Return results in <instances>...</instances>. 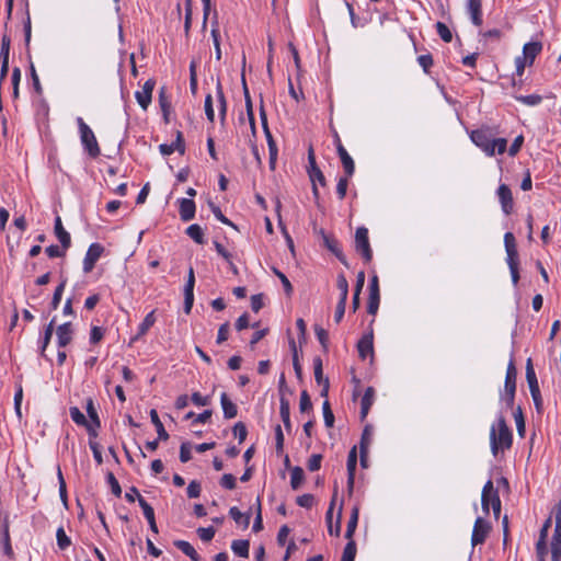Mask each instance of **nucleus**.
<instances>
[{
	"instance_id": "nucleus-1",
	"label": "nucleus",
	"mask_w": 561,
	"mask_h": 561,
	"mask_svg": "<svg viewBox=\"0 0 561 561\" xmlns=\"http://www.w3.org/2000/svg\"><path fill=\"white\" fill-rule=\"evenodd\" d=\"M470 139L489 157L494 156L495 152L502 154L507 148V140L505 138H493V135L488 128L472 130Z\"/></svg>"
},
{
	"instance_id": "nucleus-2",
	"label": "nucleus",
	"mask_w": 561,
	"mask_h": 561,
	"mask_svg": "<svg viewBox=\"0 0 561 561\" xmlns=\"http://www.w3.org/2000/svg\"><path fill=\"white\" fill-rule=\"evenodd\" d=\"M513 435L503 416L497 419L496 424L490 431L491 450L494 456L512 446Z\"/></svg>"
},
{
	"instance_id": "nucleus-3",
	"label": "nucleus",
	"mask_w": 561,
	"mask_h": 561,
	"mask_svg": "<svg viewBox=\"0 0 561 561\" xmlns=\"http://www.w3.org/2000/svg\"><path fill=\"white\" fill-rule=\"evenodd\" d=\"M482 511L489 514L492 508L494 516L497 518L501 513V500L497 490L494 488L493 482L489 480L482 490L481 495Z\"/></svg>"
},
{
	"instance_id": "nucleus-4",
	"label": "nucleus",
	"mask_w": 561,
	"mask_h": 561,
	"mask_svg": "<svg viewBox=\"0 0 561 561\" xmlns=\"http://www.w3.org/2000/svg\"><path fill=\"white\" fill-rule=\"evenodd\" d=\"M79 131H80V139L84 147V149L88 151L89 156L92 158H96L100 156L101 150L98 144V140L95 138L94 133L92 129L84 123L83 118L78 117L77 118Z\"/></svg>"
},
{
	"instance_id": "nucleus-5",
	"label": "nucleus",
	"mask_w": 561,
	"mask_h": 561,
	"mask_svg": "<svg viewBox=\"0 0 561 561\" xmlns=\"http://www.w3.org/2000/svg\"><path fill=\"white\" fill-rule=\"evenodd\" d=\"M355 249L362 254L365 262H370L373 259V251L368 239V229L358 227L355 233Z\"/></svg>"
},
{
	"instance_id": "nucleus-6",
	"label": "nucleus",
	"mask_w": 561,
	"mask_h": 561,
	"mask_svg": "<svg viewBox=\"0 0 561 561\" xmlns=\"http://www.w3.org/2000/svg\"><path fill=\"white\" fill-rule=\"evenodd\" d=\"M491 526L488 522H485L482 517H478L473 525L472 536H471V543L472 546L481 545L485 541L489 533H490Z\"/></svg>"
},
{
	"instance_id": "nucleus-7",
	"label": "nucleus",
	"mask_w": 561,
	"mask_h": 561,
	"mask_svg": "<svg viewBox=\"0 0 561 561\" xmlns=\"http://www.w3.org/2000/svg\"><path fill=\"white\" fill-rule=\"evenodd\" d=\"M504 244L506 250V263L508 267H518V252L516 248L515 237L512 232H506L504 234Z\"/></svg>"
},
{
	"instance_id": "nucleus-8",
	"label": "nucleus",
	"mask_w": 561,
	"mask_h": 561,
	"mask_svg": "<svg viewBox=\"0 0 561 561\" xmlns=\"http://www.w3.org/2000/svg\"><path fill=\"white\" fill-rule=\"evenodd\" d=\"M380 302L379 282L378 276L373 275L369 283V298L367 305V312L376 314Z\"/></svg>"
},
{
	"instance_id": "nucleus-9",
	"label": "nucleus",
	"mask_w": 561,
	"mask_h": 561,
	"mask_svg": "<svg viewBox=\"0 0 561 561\" xmlns=\"http://www.w3.org/2000/svg\"><path fill=\"white\" fill-rule=\"evenodd\" d=\"M103 250L104 249L100 243H92L89 247V249L85 253L84 260H83V272L84 273H90L93 270L95 263L101 257Z\"/></svg>"
},
{
	"instance_id": "nucleus-10",
	"label": "nucleus",
	"mask_w": 561,
	"mask_h": 561,
	"mask_svg": "<svg viewBox=\"0 0 561 561\" xmlns=\"http://www.w3.org/2000/svg\"><path fill=\"white\" fill-rule=\"evenodd\" d=\"M154 81L153 80H147L144 85H142V89L139 90V91H136L135 93V98L139 104V106L142 108V110H147L149 104L151 103V98H152V91L154 89Z\"/></svg>"
},
{
	"instance_id": "nucleus-11",
	"label": "nucleus",
	"mask_w": 561,
	"mask_h": 561,
	"mask_svg": "<svg viewBox=\"0 0 561 561\" xmlns=\"http://www.w3.org/2000/svg\"><path fill=\"white\" fill-rule=\"evenodd\" d=\"M497 196L502 210L510 215L513 211L514 201L511 188L506 184H501L497 188Z\"/></svg>"
},
{
	"instance_id": "nucleus-12",
	"label": "nucleus",
	"mask_w": 561,
	"mask_h": 561,
	"mask_svg": "<svg viewBox=\"0 0 561 561\" xmlns=\"http://www.w3.org/2000/svg\"><path fill=\"white\" fill-rule=\"evenodd\" d=\"M57 345L62 348L70 344L73 336V329L71 322H66L56 329Z\"/></svg>"
},
{
	"instance_id": "nucleus-13",
	"label": "nucleus",
	"mask_w": 561,
	"mask_h": 561,
	"mask_svg": "<svg viewBox=\"0 0 561 561\" xmlns=\"http://www.w3.org/2000/svg\"><path fill=\"white\" fill-rule=\"evenodd\" d=\"M159 149L163 156H169V154L173 153L174 151H178L179 153L184 154L185 144H184V138H183L182 133L176 131L175 140L171 144L160 145Z\"/></svg>"
},
{
	"instance_id": "nucleus-14",
	"label": "nucleus",
	"mask_w": 561,
	"mask_h": 561,
	"mask_svg": "<svg viewBox=\"0 0 561 561\" xmlns=\"http://www.w3.org/2000/svg\"><path fill=\"white\" fill-rule=\"evenodd\" d=\"M261 119H262V124H263V127H264L266 136H267V142H268V149H270V167L272 170H274L276 160H277V147L272 138L270 130H268L267 119H266V115H265V112L263 108H261Z\"/></svg>"
},
{
	"instance_id": "nucleus-15",
	"label": "nucleus",
	"mask_w": 561,
	"mask_h": 561,
	"mask_svg": "<svg viewBox=\"0 0 561 561\" xmlns=\"http://www.w3.org/2000/svg\"><path fill=\"white\" fill-rule=\"evenodd\" d=\"M466 9L470 15L471 22L476 26L482 25V1L481 0H467Z\"/></svg>"
},
{
	"instance_id": "nucleus-16",
	"label": "nucleus",
	"mask_w": 561,
	"mask_h": 561,
	"mask_svg": "<svg viewBox=\"0 0 561 561\" xmlns=\"http://www.w3.org/2000/svg\"><path fill=\"white\" fill-rule=\"evenodd\" d=\"M69 413H70L71 420L77 425L85 426L90 437L95 438L98 436V432H95V427H93L91 424H89L84 414L80 411V409L78 407H71L69 409Z\"/></svg>"
},
{
	"instance_id": "nucleus-17",
	"label": "nucleus",
	"mask_w": 561,
	"mask_h": 561,
	"mask_svg": "<svg viewBox=\"0 0 561 561\" xmlns=\"http://www.w3.org/2000/svg\"><path fill=\"white\" fill-rule=\"evenodd\" d=\"M542 44L539 41H533L526 43L523 47L522 58H525L528 61V66H531L536 59V57L541 53Z\"/></svg>"
},
{
	"instance_id": "nucleus-18",
	"label": "nucleus",
	"mask_w": 561,
	"mask_h": 561,
	"mask_svg": "<svg viewBox=\"0 0 561 561\" xmlns=\"http://www.w3.org/2000/svg\"><path fill=\"white\" fill-rule=\"evenodd\" d=\"M195 202L191 198H180L179 199V213L180 218L183 221H190L195 217Z\"/></svg>"
},
{
	"instance_id": "nucleus-19",
	"label": "nucleus",
	"mask_w": 561,
	"mask_h": 561,
	"mask_svg": "<svg viewBox=\"0 0 561 561\" xmlns=\"http://www.w3.org/2000/svg\"><path fill=\"white\" fill-rule=\"evenodd\" d=\"M323 243H324L325 248L329 251H331L337 257V260L342 264H344L346 267H348L347 260H346L345 255L343 254V252L341 250V247H340V243H339V241L336 239H334L333 237L324 234L323 236Z\"/></svg>"
},
{
	"instance_id": "nucleus-20",
	"label": "nucleus",
	"mask_w": 561,
	"mask_h": 561,
	"mask_svg": "<svg viewBox=\"0 0 561 561\" xmlns=\"http://www.w3.org/2000/svg\"><path fill=\"white\" fill-rule=\"evenodd\" d=\"M337 154L341 159L345 174L347 176H352L355 172V163L342 144H339L337 146Z\"/></svg>"
},
{
	"instance_id": "nucleus-21",
	"label": "nucleus",
	"mask_w": 561,
	"mask_h": 561,
	"mask_svg": "<svg viewBox=\"0 0 561 561\" xmlns=\"http://www.w3.org/2000/svg\"><path fill=\"white\" fill-rule=\"evenodd\" d=\"M356 466H357V451H356V446H354L348 453L347 463H346L347 485L350 489H352L354 485Z\"/></svg>"
},
{
	"instance_id": "nucleus-22",
	"label": "nucleus",
	"mask_w": 561,
	"mask_h": 561,
	"mask_svg": "<svg viewBox=\"0 0 561 561\" xmlns=\"http://www.w3.org/2000/svg\"><path fill=\"white\" fill-rule=\"evenodd\" d=\"M55 234L58 238L59 242L61 243L62 248L67 250L71 244V238L70 234L65 230L61 218L59 216L55 219Z\"/></svg>"
},
{
	"instance_id": "nucleus-23",
	"label": "nucleus",
	"mask_w": 561,
	"mask_h": 561,
	"mask_svg": "<svg viewBox=\"0 0 561 561\" xmlns=\"http://www.w3.org/2000/svg\"><path fill=\"white\" fill-rule=\"evenodd\" d=\"M357 350H358L359 357L362 359H365L369 355H373V353H374L373 336L364 335L357 344Z\"/></svg>"
},
{
	"instance_id": "nucleus-24",
	"label": "nucleus",
	"mask_w": 561,
	"mask_h": 561,
	"mask_svg": "<svg viewBox=\"0 0 561 561\" xmlns=\"http://www.w3.org/2000/svg\"><path fill=\"white\" fill-rule=\"evenodd\" d=\"M220 404L224 411V416L226 419H233L237 416L238 408L225 392L220 396Z\"/></svg>"
},
{
	"instance_id": "nucleus-25",
	"label": "nucleus",
	"mask_w": 561,
	"mask_h": 561,
	"mask_svg": "<svg viewBox=\"0 0 561 561\" xmlns=\"http://www.w3.org/2000/svg\"><path fill=\"white\" fill-rule=\"evenodd\" d=\"M516 376H517V370H516L513 359H511L507 365L506 375H505V382H504L505 390H516Z\"/></svg>"
},
{
	"instance_id": "nucleus-26",
	"label": "nucleus",
	"mask_w": 561,
	"mask_h": 561,
	"mask_svg": "<svg viewBox=\"0 0 561 561\" xmlns=\"http://www.w3.org/2000/svg\"><path fill=\"white\" fill-rule=\"evenodd\" d=\"M156 322V317H154V311H150L146 317L145 319L142 320V322L139 324L138 327V332L137 334L131 339V342L138 340L140 336L145 335L149 329Z\"/></svg>"
},
{
	"instance_id": "nucleus-27",
	"label": "nucleus",
	"mask_w": 561,
	"mask_h": 561,
	"mask_svg": "<svg viewBox=\"0 0 561 561\" xmlns=\"http://www.w3.org/2000/svg\"><path fill=\"white\" fill-rule=\"evenodd\" d=\"M374 394H375V390L371 387H369L366 389V391L362 398L360 416L363 420L367 416V414L370 410V407L373 405Z\"/></svg>"
},
{
	"instance_id": "nucleus-28",
	"label": "nucleus",
	"mask_w": 561,
	"mask_h": 561,
	"mask_svg": "<svg viewBox=\"0 0 561 561\" xmlns=\"http://www.w3.org/2000/svg\"><path fill=\"white\" fill-rule=\"evenodd\" d=\"M174 546L180 549L184 554L190 557L193 561H199L201 557L195 550V548L185 540H176L174 541Z\"/></svg>"
},
{
	"instance_id": "nucleus-29",
	"label": "nucleus",
	"mask_w": 561,
	"mask_h": 561,
	"mask_svg": "<svg viewBox=\"0 0 561 561\" xmlns=\"http://www.w3.org/2000/svg\"><path fill=\"white\" fill-rule=\"evenodd\" d=\"M526 380L529 387V391L531 392H538L540 391L538 380L535 374V370L533 368L531 359L527 360L526 366Z\"/></svg>"
},
{
	"instance_id": "nucleus-30",
	"label": "nucleus",
	"mask_w": 561,
	"mask_h": 561,
	"mask_svg": "<svg viewBox=\"0 0 561 561\" xmlns=\"http://www.w3.org/2000/svg\"><path fill=\"white\" fill-rule=\"evenodd\" d=\"M279 414H280L282 421H283L286 430L289 431L290 427H291V424H290V405H289L288 400L285 399V398H280Z\"/></svg>"
},
{
	"instance_id": "nucleus-31",
	"label": "nucleus",
	"mask_w": 561,
	"mask_h": 561,
	"mask_svg": "<svg viewBox=\"0 0 561 561\" xmlns=\"http://www.w3.org/2000/svg\"><path fill=\"white\" fill-rule=\"evenodd\" d=\"M150 419L152 424L156 426L158 433V439L167 440L169 438V434L165 431L162 422L159 419V415L154 409L150 411Z\"/></svg>"
},
{
	"instance_id": "nucleus-32",
	"label": "nucleus",
	"mask_w": 561,
	"mask_h": 561,
	"mask_svg": "<svg viewBox=\"0 0 561 561\" xmlns=\"http://www.w3.org/2000/svg\"><path fill=\"white\" fill-rule=\"evenodd\" d=\"M159 104L161 107V111L163 113V119L165 123H169V114L171 110V102L167 95L165 88H161L159 91Z\"/></svg>"
},
{
	"instance_id": "nucleus-33",
	"label": "nucleus",
	"mask_w": 561,
	"mask_h": 561,
	"mask_svg": "<svg viewBox=\"0 0 561 561\" xmlns=\"http://www.w3.org/2000/svg\"><path fill=\"white\" fill-rule=\"evenodd\" d=\"M305 480V472L301 467H294L290 471V486L298 490Z\"/></svg>"
},
{
	"instance_id": "nucleus-34",
	"label": "nucleus",
	"mask_w": 561,
	"mask_h": 561,
	"mask_svg": "<svg viewBox=\"0 0 561 561\" xmlns=\"http://www.w3.org/2000/svg\"><path fill=\"white\" fill-rule=\"evenodd\" d=\"M85 410L91 420V422H89V424H91L93 427H95V432H98V430L101 426V422H100V419H99V415H98V412H96V409L94 407L92 399L87 400Z\"/></svg>"
},
{
	"instance_id": "nucleus-35",
	"label": "nucleus",
	"mask_w": 561,
	"mask_h": 561,
	"mask_svg": "<svg viewBox=\"0 0 561 561\" xmlns=\"http://www.w3.org/2000/svg\"><path fill=\"white\" fill-rule=\"evenodd\" d=\"M249 546H250V543L248 540H242V539L233 540L231 543V549L234 552V554L242 557V558H248Z\"/></svg>"
},
{
	"instance_id": "nucleus-36",
	"label": "nucleus",
	"mask_w": 561,
	"mask_h": 561,
	"mask_svg": "<svg viewBox=\"0 0 561 561\" xmlns=\"http://www.w3.org/2000/svg\"><path fill=\"white\" fill-rule=\"evenodd\" d=\"M186 234L198 244H203L205 242L203 229L197 224L188 226Z\"/></svg>"
},
{
	"instance_id": "nucleus-37",
	"label": "nucleus",
	"mask_w": 561,
	"mask_h": 561,
	"mask_svg": "<svg viewBox=\"0 0 561 561\" xmlns=\"http://www.w3.org/2000/svg\"><path fill=\"white\" fill-rule=\"evenodd\" d=\"M357 523H358V508L354 507L352 511L351 517L348 519L346 531H345V537L347 539L353 540L352 538L356 530Z\"/></svg>"
},
{
	"instance_id": "nucleus-38",
	"label": "nucleus",
	"mask_w": 561,
	"mask_h": 561,
	"mask_svg": "<svg viewBox=\"0 0 561 561\" xmlns=\"http://www.w3.org/2000/svg\"><path fill=\"white\" fill-rule=\"evenodd\" d=\"M211 37L215 46V55L216 59H221V48H220V33L218 28V21L213 22V28H211Z\"/></svg>"
},
{
	"instance_id": "nucleus-39",
	"label": "nucleus",
	"mask_w": 561,
	"mask_h": 561,
	"mask_svg": "<svg viewBox=\"0 0 561 561\" xmlns=\"http://www.w3.org/2000/svg\"><path fill=\"white\" fill-rule=\"evenodd\" d=\"M229 515L237 524H242L244 527L249 526L250 515L243 514L242 512H240V510L238 507H236V506L231 507L229 510Z\"/></svg>"
},
{
	"instance_id": "nucleus-40",
	"label": "nucleus",
	"mask_w": 561,
	"mask_h": 561,
	"mask_svg": "<svg viewBox=\"0 0 561 561\" xmlns=\"http://www.w3.org/2000/svg\"><path fill=\"white\" fill-rule=\"evenodd\" d=\"M54 324H55V320H51L49 322V324L46 327L45 329V332H44V336H43V340H42V343H41V346H39V351H41V355L42 356H45V351L50 342V339L53 336V333H54Z\"/></svg>"
},
{
	"instance_id": "nucleus-41",
	"label": "nucleus",
	"mask_w": 561,
	"mask_h": 561,
	"mask_svg": "<svg viewBox=\"0 0 561 561\" xmlns=\"http://www.w3.org/2000/svg\"><path fill=\"white\" fill-rule=\"evenodd\" d=\"M216 96H217L218 106H219V115H220L221 121H224L225 116H226V112H227V101H226V98H225V94L222 91V87L220 83L217 84Z\"/></svg>"
},
{
	"instance_id": "nucleus-42",
	"label": "nucleus",
	"mask_w": 561,
	"mask_h": 561,
	"mask_svg": "<svg viewBox=\"0 0 561 561\" xmlns=\"http://www.w3.org/2000/svg\"><path fill=\"white\" fill-rule=\"evenodd\" d=\"M373 434H374L373 426L366 425L362 433V438H360V449L363 451H368V447L373 440Z\"/></svg>"
},
{
	"instance_id": "nucleus-43",
	"label": "nucleus",
	"mask_w": 561,
	"mask_h": 561,
	"mask_svg": "<svg viewBox=\"0 0 561 561\" xmlns=\"http://www.w3.org/2000/svg\"><path fill=\"white\" fill-rule=\"evenodd\" d=\"M516 101L527 105V106H536L539 105L542 101V96L539 94H530V95H515Z\"/></svg>"
},
{
	"instance_id": "nucleus-44",
	"label": "nucleus",
	"mask_w": 561,
	"mask_h": 561,
	"mask_svg": "<svg viewBox=\"0 0 561 561\" xmlns=\"http://www.w3.org/2000/svg\"><path fill=\"white\" fill-rule=\"evenodd\" d=\"M356 543L354 540L348 539V542L344 547L341 561H354L356 557Z\"/></svg>"
},
{
	"instance_id": "nucleus-45",
	"label": "nucleus",
	"mask_w": 561,
	"mask_h": 561,
	"mask_svg": "<svg viewBox=\"0 0 561 561\" xmlns=\"http://www.w3.org/2000/svg\"><path fill=\"white\" fill-rule=\"evenodd\" d=\"M272 271L279 278V282H282V285L284 287V291L286 293V295L290 296L293 294L294 289H293L291 283L287 278V276L276 267H273Z\"/></svg>"
},
{
	"instance_id": "nucleus-46",
	"label": "nucleus",
	"mask_w": 561,
	"mask_h": 561,
	"mask_svg": "<svg viewBox=\"0 0 561 561\" xmlns=\"http://www.w3.org/2000/svg\"><path fill=\"white\" fill-rule=\"evenodd\" d=\"M56 538H57V545H58L59 549H61V550H66L71 545V540L67 536V534L62 527H59L57 529Z\"/></svg>"
},
{
	"instance_id": "nucleus-47",
	"label": "nucleus",
	"mask_w": 561,
	"mask_h": 561,
	"mask_svg": "<svg viewBox=\"0 0 561 561\" xmlns=\"http://www.w3.org/2000/svg\"><path fill=\"white\" fill-rule=\"evenodd\" d=\"M436 31H437V34L439 35V37L445 43H450L451 42L453 33H451V31L449 30V27L445 23L437 22L436 23Z\"/></svg>"
},
{
	"instance_id": "nucleus-48",
	"label": "nucleus",
	"mask_w": 561,
	"mask_h": 561,
	"mask_svg": "<svg viewBox=\"0 0 561 561\" xmlns=\"http://www.w3.org/2000/svg\"><path fill=\"white\" fill-rule=\"evenodd\" d=\"M336 286L341 291L340 300L346 301L348 295V283L346 277L343 274H340L336 279Z\"/></svg>"
},
{
	"instance_id": "nucleus-49",
	"label": "nucleus",
	"mask_w": 561,
	"mask_h": 561,
	"mask_svg": "<svg viewBox=\"0 0 561 561\" xmlns=\"http://www.w3.org/2000/svg\"><path fill=\"white\" fill-rule=\"evenodd\" d=\"M323 419L327 427H333L334 425V414L331 410L330 402L325 400L322 404Z\"/></svg>"
},
{
	"instance_id": "nucleus-50",
	"label": "nucleus",
	"mask_w": 561,
	"mask_h": 561,
	"mask_svg": "<svg viewBox=\"0 0 561 561\" xmlns=\"http://www.w3.org/2000/svg\"><path fill=\"white\" fill-rule=\"evenodd\" d=\"M332 506H333V503L331 504V506L325 515V519L328 523V530L331 536H333V535L340 536V531H341L340 520L336 522L335 526L332 525Z\"/></svg>"
},
{
	"instance_id": "nucleus-51",
	"label": "nucleus",
	"mask_w": 561,
	"mask_h": 561,
	"mask_svg": "<svg viewBox=\"0 0 561 561\" xmlns=\"http://www.w3.org/2000/svg\"><path fill=\"white\" fill-rule=\"evenodd\" d=\"M313 370H314V379H316L317 383L322 385L323 380H329L328 378L323 377L322 360L320 357H314Z\"/></svg>"
},
{
	"instance_id": "nucleus-52",
	"label": "nucleus",
	"mask_w": 561,
	"mask_h": 561,
	"mask_svg": "<svg viewBox=\"0 0 561 561\" xmlns=\"http://www.w3.org/2000/svg\"><path fill=\"white\" fill-rule=\"evenodd\" d=\"M299 410L301 413L312 410V402L306 390L300 393Z\"/></svg>"
},
{
	"instance_id": "nucleus-53",
	"label": "nucleus",
	"mask_w": 561,
	"mask_h": 561,
	"mask_svg": "<svg viewBox=\"0 0 561 561\" xmlns=\"http://www.w3.org/2000/svg\"><path fill=\"white\" fill-rule=\"evenodd\" d=\"M138 504L141 507L147 520L152 519V517H154V511L152 506L141 495H138Z\"/></svg>"
},
{
	"instance_id": "nucleus-54",
	"label": "nucleus",
	"mask_w": 561,
	"mask_h": 561,
	"mask_svg": "<svg viewBox=\"0 0 561 561\" xmlns=\"http://www.w3.org/2000/svg\"><path fill=\"white\" fill-rule=\"evenodd\" d=\"M65 286H66V279H64L55 289L54 291V295H53V299H51V308L53 309H57L59 304H60V300H61V296H62V293H64V289H65Z\"/></svg>"
},
{
	"instance_id": "nucleus-55",
	"label": "nucleus",
	"mask_w": 561,
	"mask_h": 561,
	"mask_svg": "<svg viewBox=\"0 0 561 561\" xmlns=\"http://www.w3.org/2000/svg\"><path fill=\"white\" fill-rule=\"evenodd\" d=\"M10 45H11L10 37L7 34H4L1 39V49H0V58L2 60L9 61Z\"/></svg>"
},
{
	"instance_id": "nucleus-56",
	"label": "nucleus",
	"mask_w": 561,
	"mask_h": 561,
	"mask_svg": "<svg viewBox=\"0 0 561 561\" xmlns=\"http://www.w3.org/2000/svg\"><path fill=\"white\" fill-rule=\"evenodd\" d=\"M106 480H107V483L110 484L111 486V490H112V493L115 495V496H121L122 494V488L117 481V479L115 478V476L113 474V472H108L107 476H106Z\"/></svg>"
},
{
	"instance_id": "nucleus-57",
	"label": "nucleus",
	"mask_w": 561,
	"mask_h": 561,
	"mask_svg": "<svg viewBox=\"0 0 561 561\" xmlns=\"http://www.w3.org/2000/svg\"><path fill=\"white\" fill-rule=\"evenodd\" d=\"M214 216L222 224L236 228L232 221H230L214 203H209Z\"/></svg>"
},
{
	"instance_id": "nucleus-58",
	"label": "nucleus",
	"mask_w": 561,
	"mask_h": 561,
	"mask_svg": "<svg viewBox=\"0 0 561 561\" xmlns=\"http://www.w3.org/2000/svg\"><path fill=\"white\" fill-rule=\"evenodd\" d=\"M316 336L324 350L328 348L329 334L328 331L321 327L314 328Z\"/></svg>"
},
{
	"instance_id": "nucleus-59",
	"label": "nucleus",
	"mask_w": 561,
	"mask_h": 561,
	"mask_svg": "<svg viewBox=\"0 0 561 561\" xmlns=\"http://www.w3.org/2000/svg\"><path fill=\"white\" fill-rule=\"evenodd\" d=\"M348 178L347 175L340 178L336 185V193L340 199H343L346 195L347 186H348Z\"/></svg>"
},
{
	"instance_id": "nucleus-60",
	"label": "nucleus",
	"mask_w": 561,
	"mask_h": 561,
	"mask_svg": "<svg viewBox=\"0 0 561 561\" xmlns=\"http://www.w3.org/2000/svg\"><path fill=\"white\" fill-rule=\"evenodd\" d=\"M187 496L190 499H196L201 495V491H202V486H201V483L193 480L188 483V486H187Z\"/></svg>"
},
{
	"instance_id": "nucleus-61",
	"label": "nucleus",
	"mask_w": 561,
	"mask_h": 561,
	"mask_svg": "<svg viewBox=\"0 0 561 561\" xmlns=\"http://www.w3.org/2000/svg\"><path fill=\"white\" fill-rule=\"evenodd\" d=\"M233 434L238 437L239 443H243L248 434L245 425L242 422L236 423L233 426Z\"/></svg>"
},
{
	"instance_id": "nucleus-62",
	"label": "nucleus",
	"mask_w": 561,
	"mask_h": 561,
	"mask_svg": "<svg viewBox=\"0 0 561 561\" xmlns=\"http://www.w3.org/2000/svg\"><path fill=\"white\" fill-rule=\"evenodd\" d=\"M296 503L301 507L310 508L314 503V497L312 494H302L297 497Z\"/></svg>"
},
{
	"instance_id": "nucleus-63",
	"label": "nucleus",
	"mask_w": 561,
	"mask_h": 561,
	"mask_svg": "<svg viewBox=\"0 0 561 561\" xmlns=\"http://www.w3.org/2000/svg\"><path fill=\"white\" fill-rule=\"evenodd\" d=\"M215 528L214 527H201L197 529V534H198V537L203 540V541H210L214 536H215Z\"/></svg>"
},
{
	"instance_id": "nucleus-64",
	"label": "nucleus",
	"mask_w": 561,
	"mask_h": 561,
	"mask_svg": "<svg viewBox=\"0 0 561 561\" xmlns=\"http://www.w3.org/2000/svg\"><path fill=\"white\" fill-rule=\"evenodd\" d=\"M220 485L227 490L236 488V478L231 473H225L220 479Z\"/></svg>"
}]
</instances>
